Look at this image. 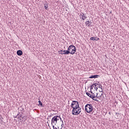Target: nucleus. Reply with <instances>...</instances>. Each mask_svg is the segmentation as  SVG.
<instances>
[{
  "instance_id": "f257e3e1",
  "label": "nucleus",
  "mask_w": 129,
  "mask_h": 129,
  "mask_svg": "<svg viewBox=\"0 0 129 129\" xmlns=\"http://www.w3.org/2000/svg\"><path fill=\"white\" fill-rule=\"evenodd\" d=\"M80 112H81V108L79 106L74 107L72 110L73 115H78V114H80Z\"/></svg>"
},
{
  "instance_id": "f03ea898",
  "label": "nucleus",
  "mask_w": 129,
  "mask_h": 129,
  "mask_svg": "<svg viewBox=\"0 0 129 129\" xmlns=\"http://www.w3.org/2000/svg\"><path fill=\"white\" fill-rule=\"evenodd\" d=\"M85 111L88 113H90L93 111V106L91 104H87L85 105Z\"/></svg>"
},
{
  "instance_id": "7ed1b4c3",
  "label": "nucleus",
  "mask_w": 129,
  "mask_h": 129,
  "mask_svg": "<svg viewBox=\"0 0 129 129\" xmlns=\"http://www.w3.org/2000/svg\"><path fill=\"white\" fill-rule=\"evenodd\" d=\"M60 118V117L59 115L53 116L51 119V125H53V123L54 124V125H56V124H57V121H58Z\"/></svg>"
},
{
  "instance_id": "20e7f679",
  "label": "nucleus",
  "mask_w": 129,
  "mask_h": 129,
  "mask_svg": "<svg viewBox=\"0 0 129 129\" xmlns=\"http://www.w3.org/2000/svg\"><path fill=\"white\" fill-rule=\"evenodd\" d=\"M74 47V45H71L70 46H69L67 50H63V52H64V54H65L66 55H69V54L70 53L71 50H72Z\"/></svg>"
},
{
  "instance_id": "39448f33",
  "label": "nucleus",
  "mask_w": 129,
  "mask_h": 129,
  "mask_svg": "<svg viewBox=\"0 0 129 129\" xmlns=\"http://www.w3.org/2000/svg\"><path fill=\"white\" fill-rule=\"evenodd\" d=\"M79 106V103L77 101H73L71 105V107H72L73 109H74V107H78Z\"/></svg>"
},
{
  "instance_id": "423d86ee",
  "label": "nucleus",
  "mask_w": 129,
  "mask_h": 129,
  "mask_svg": "<svg viewBox=\"0 0 129 129\" xmlns=\"http://www.w3.org/2000/svg\"><path fill=\"white\" fill-rule=\"evenodd\" d=\"M86 94L87 95H88V96H89V97H90V98H92V99H93V100H95V101H98V100L97 99H94V98H95V96H92L91 94H90V93H88V92H86Z\"/></svg>"
},
{
  "instance_id": "0eeeda50",
  "label": "nucleus",
  "mask_w": 129,
  "mask_h": 129,
  "mask_svg": "<svg viewBox=\"0 0 129 129\" xmlns=\"http://www.w3.org/2000/svg\"><path fill=\"white\" fill-rule=\"evenodd\" d=\"M76 47L74 46V47L73 48L72 50L70 51V53L69 54H71L72 55H74L75 54V52H76Z\"/></svg>"
},
{
  "instance_id": "6e6552de",
  "label": "nucleus",
  "mask_w": 129,
  "mask_h": 129,
  "mask_svg": "<svg viewBox=\"0 0 129 129\" xmlns=\"http://www.w3.org/2000/svg\"><path fill=\"white\" fill-rule=\"evenodd\" d=\"M80 15H81L82 19V20H83V21H84V20H85V19H87V16H86V15H85V14H84V13H81Z\"/></svg>"
},
{
  "instance_id": "1a4fd4ad",
  "label": "nucleus",
  "mask_w": 129,
  "mask_h": 129,
  "mask_svg": "<svg viewBox=\"0 0 129 129\" xmlns=\"http://www.w3.org/2000/svg\"><path fill=\"white\" fill-rule=\"evenodd\" d=\"M17 54L18 56H22L23 55V51L19 50L17 51Z\"/></svg>"
},
{
  "instance_id": "9d476101",
  "label": "nucleus",
  "mask_w": 129,
  "mask_h": 129,
  "mask_svg": "<svg viewBox=\"0 0 129 129\" xmlns=\"http://www.w3.org/2000/svg\"><path fill=\"white\" fill-rule=\"evenodd\" d=\"M99 75H93V76H91L89 78L90 79H92V78H98V77H99Z\"/></svg>"
},
{
  "instance_id": "9b49d317",
  "label": "nucleus",
  "mask_w": 129,
  "mask_h": 129,
  "mask_svg": "<svg viewBox=\"0 0 129 129\" xmlns=\"http://www.w3.org/2000/svg\"><path fill=\"white\" fill-rule=\"evenodd\" d=\"M22 116H23V114H21V113L19 112L15 117H17V118H20V117H22Z\"/></svg>"
},
{
  "instance_id": "f8f14e48",
  "label": "nucleus",
  "mask_w": 129,
  "mask_h": 129,
  "mask_svg": "<svg viewBox=\"0 0 129 129\" xmlns=\"http://www.w3.org/2000/svg\"><path fill=\"white\" fill-rule=\"evenodd\" d=\"M102 93L101 94H98V93H97L96 96H95V97H97V98H99V97H101V96H102Z\"/></svg>"
},
{
  "instance_id": "ddd939ff",
  "label": "nucleus",
  "mask_w": 129,
  "mask_h": 129,
  "mask_svg": "<svg viewBox=\"0 0 129 129\" xmlns=\"http://www.w3.org/2000/svg\"><path fill=\"white\" fill-rule=\"evenodd\" d=\"M59 54H61V55H66L65 53H64V52H63L62 50H60L58 51Z\"/></svg>"
},
{
  "instance_id": "4468645a",
  "label": "nucleus",
  "mask_w": 129,
  "mask_h": 129,
  "mask_svg": "<svg viewBox=\"0 0 129 129\" xmlns=\"http://www.w3.org/2000/svg\"><path fill=\"white\" fill-rule=\"evenodd\" d=\"M85 24H86V26L88 25V27H91V25H90V24H89V21H86L85 22Z\"/></svg>"
},
{
  "instance_id": "2eb2a0df",
  "label": "nucleus",
  "mask_w": 129,
  "mask_h": 129,
  "mask_svg": "<svg viewBox=\"0 0 129 129\" xmlns=\"http://www.w3.org/2000/svg\"><path fill=\"white\" fill-rule=\"evenodd\" d=\"M39 105H40V106L42 107L43 106V103H42V102L40 100L38 101Z\"/></svg>"
},
{
  "instance_id": "dca6fc26",
  "label": "nucleus",
  "mask_w": 129,
  "mask_h": 129,
  "mask_svg": "<svg viewBox=\"0 0 129 129\" xmlns=\"http://www.w3.org/2000/svg\"><path fill=\"white\" fill-rule=\"evenodd\" d=\"M96 37H91L90 40H91L92 41H95V40H96Z\"/></svg>"
},
{
  "instance_id": "f3484780",
  "label": "nucleus",
  "mask_w": 129,
  "mask_h": 129,
  "mask_svg": "<svg viewBox=\"0 0 129 129\" xmlns=\"http://www.w3.org/2000/svg\"><path fill=\"white\" fill-rule=\"evenodd\" d=\"M44 8L45 10H47L48 9V4H44Z\"/></svg>"
},
{
  "instance_id": "a211bd4d",
  "label": "nucleus",
  "mask_w": 129,
  "mask_h": 129,
  "mask_svg": "<svg viewBox=\"0 0 129 129\" xmlns=\"http://www.w3.org/2000/svg\"><path fill=\"white\" fill-rule=\"evenodd\" d=\"M20 110H21V112H21L22 114H23V111L24 110V108H20Z\"/></svg>"
},
{
  "instance_id": "6ab92c4d",
  "label": "nucleus",
  "mask_w": 129,
  "mask_h": 129,
  "mask_svg": "<svg viewBox=\"0 0 129 129\" xmlns=\"http://www.w3.org/2000/svg\"><path fill=\"white\" fill-rule=\"evenodd\" d=\"M90 92L92 94L91 95L92 96H95V95H94V93H93V92H92L91 90H90Z\"/></svg>"
},
{
  "instance_id": "aec40b11",
  "label": "nucleus",
  "mask_w": 129,
  "mask_h": 129,
  "mask_svg": "<svg viewBox=\"0 0 129 129\" xmlns=\"http://www.w3.org/2000/svg\"><path fill=\"white\" fill-rule=\"evenodd\" d=\"M23 117H24L25 121H26V120H27V119H28V118L27 117V116H23Z\"/></svg>"
},
{
  "instance_id": "412c9836",
  "label": "nucleus",
  "mask_w": 129,
  "mask_h": 129,
  "mask_svg": "<svg viewBox=\"0 0 129 129\" xmlns=\"http://www.w3.org/2000/svg\"><path fill=\"white\" fill-rule=\"evenodd\" d=\"M52 115H53V114H50L47 118V119H49V118H50L51 117V116H52Z\"/></svg>"
},
{
  "instance_id": "4be33fe9",
  "label": "nucleus",
  "mask_w": 129,
  "mask_h": 129,
  "mask_svg": "<svg viewBox=\"0 0 129 129\" xmlns=\"http://www.w3.org/2000/svg\"><path fill=\"white\" fill-rule=\"evenodd\" d=\"M93 86H95V87H96V86H97V85H98V84L97 83H95L93 84Z\"/></svg>"
},
{
  "instance_id": "5701e85b",
  "label": "nucleus",
  "mask_w": 129,
  "mask_h": 129,
  "mask_svg": "<svg viewBox=\"0 0 129 129\" xmlns=\"http://www.w3.org/2000/svg\"><path fill=\"white\" fill-rule=\"evenodd\" d=\"M93 87H94V86H93V85H92L91 86V89H93Z\"/></svg>"
},
{
  "instance_id": "b1692460",
  "label": "nucleus",
  "mask_w": 129,
  "mask_h": 129,
  "mask_svg": "<svg viewBox=\"0 0 129 129\" xmlns=\"http://www.w3.org/2000/svg\"><path fill=\"white\" fill-rule=\"evenodd\" d=\"M99 92H102V93H103V91H102V88H101V90H99Z\"/></svg>"
},
{
  "instance_id": "393cba45",
  "label": "nucleus",
  "mask_w": 129,
  "mask_h": 129,
  "mask_svg": "<svg viewBox=\"0 0 129 129\" xmlns=\"http://www.w3.org/2000/svg\"><path fill=\"white\" fill-rule=\"evenodd\" d=\"M61 127H63L64 126V123L63 122L62 123V124L61 125Z\"/></svg>"
},
{
  "instance_id": "a878e982",
  "label": "nucleus",
  "mask_w": 129,
  "mask_h": 129,
  "mask_svg": "<svg viewBox=\"0 0 129 129\" xmlns=\"http://www.w3.org/2000/svg\"><path fill=\"white\" fill-rule=\"evenodd\" d=\"M93 23V21H89V24H92Z\"/></svg>"
},
{
  "instance_id": "bb28decb",
  "label": "nucleus",
  "mask_w": 129,
  "mask_h": 129,
  "mask_svg": "<svg viewBox=\"0 0 129 129\" xmlns=\"http://www.w3.org/2000/svg\"><path fill=\"white\" fill-rule=\"evenodd\" d=\"M95 89L96 91H97V89H98V88L95 87Z\"/></svg>"
},
{
  "instance_id": "cd10ccee",
  "label": "nucleus",
  "mask_w": 129,
  "mask_h": 129,
  "mask_svg": "<svg viewBox=\"0 0 129 129\" xmlns=\"http://www.w3.org/2000/svg\"><path fill=\"white\" fill-rule=\"evenodd\" d=\"M98 88H102V86H100L99 85V86L98 87Z\"/></svg>"
},
{
  "instance_id": "c85d7f7f",
  "label": "nucleus",
  "mask_w": 129,
  "mask_h": 129,
  "mask_svg": "<svg viewBox=\"0 0 129 129\" xmlns=\"http://www.w3.org/2000/svg\"><path fill=\"white\" fill-rule=\"evenodd\" d=\"M60 121H61L62 123H63V120H62V118H61V117H60V118H59Z\"/></svg>"
},
{
  "instance_id": "c756f323",
  "label": "nucleus",
  "mask_w": 129,
  "mask_h": 129,
  "mask_svg": "<svg viewBox=\"0 0 129 129\" xmlns=\"http://www.w3.org/2000/svg\"><path fill=\"white\" fill-rule=\"evenodd\" d=\"M117 114H119V113L116 112V113H115V115H117Z\"/></svg>"
},
{
  "instance_id": "7c9ffc66",
  "label": "nucleus",
  "mask_w": 129,
  "mask_h": 129,
  "mask_svg": "<svg viewBox=\"0 0 129 129\" xmlns=\"http://www.w3.org/2000/svg\"><path fill=\"white\" fill-rule=\"evenodd\" d=\"M22 119H23V118H25V117H22Z\"/></svg>"
},
{
  "instance_id": "2f4dec72",
  "label": "nucleus",
  "mask_w": 129,
  "mask_h": 129,
  "mask_svg": "<svg viewBox=\"0 0 129 129\" xmlns=\"http://www.w3.org/2000/svg\"><path fill=\"white\" fill-rule=\"evenodd\" d=\"M97 40H99V38H97Z\"/></svg>"
},
{
  "instance_id": "473e14b6",
  "label": "nucleus",
  "mask_w": 129,
  "mask_h": 129,
  "mask_svg": "<svg viewBox=\"0 0 129 129\" xmlns=\"http://www.w3.org/2000/svg\"><path fill=\"white\" fill-rule=\"evenodd\" d=\"M109 114H111L110 112H109Z\"/></svg>"
},
{
  "instance_id": "72a5a7b5",
  "label": "nucleus",
  "mask_w": 129,
  "mask_h": 129,
  "mask_svg": "<svg viewBox=\"0 0 129 129\" xmlns=\"http://www.w3.org/2000/svg\"><path fill=\"white\" fill-rule=\"evenodd\" d=\"M20 120H21V119H22L20 118Z\"/></svg>"
}]
</instances>
